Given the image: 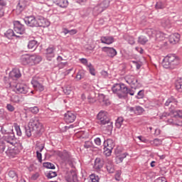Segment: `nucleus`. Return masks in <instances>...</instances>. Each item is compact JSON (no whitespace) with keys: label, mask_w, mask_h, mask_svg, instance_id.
I'll use <instances>...</instances> for the list:
<instances>
[{"label":"nucleus","mask_w":182,"mask_h":182,"mask_svg":"<svg viewBox=\"0 0 182 182\" xmlns=\"http://www.w3.org/2000/svg\"><path fill=\"white\" fill-rule=\"evenodd\" d=\"M46 58L48 60H52V58H55V47L50 46L46 49Z\"/></svg>","instance_id":"393cba45"},{"label":"nucleus","mask_w":182,"mask_h":182,"mask_svg":"<svg viewBox=\"0 0 182 182\" xmlns=\"http://www.w3.org/2000/svg\"><path fill=\"white\" fill-rule=\"evenodd\" d=\"M11 100H12V102H14V103H20L21 102V100H19V96H18V95L13 96V97H11Z\"/></svg>","instance_id":"bf43d9fd"},{"label":"nucleus","mask_w":182,"mask_h":182,"mask_svg":"<svg viewBox=\"0 0 182 182\" xmlns=\"http://www.w3.org/2000/svg\"><path fill=\"white\" fill-rule=\"evenodd\" d=\"M144 112V108L140 106L135 107V114H136L137 116H140L141 114H143Z\"/></svg>","instance_id":"e433bc0d"},{"label":"nucleus","mask_w":182,"mask_h":182,"mask_svg":"<svg viewBox=\"0 0 182 182\" xmlns=\"http://www.w3.org/2000/svg\"><path fill=\"white\" fill-rule=\"evenodd\" d=\"M25 134L27 137H31L32 133L34 137H41L42 136V124L39 121V117L32 118L28 125L23 126Z\"/></svg>","instance_id":"f257e3e1"},{"label":"nucleus","mask_w":182,"mask_h":182,"mask_svg":"<svg viewBox=\"0 0 182 182\" xmlns=\"http://www.w3.org/2000/svg\"><path fill=\"white\" fill-rule=\"evenodd\" d=\"M125 81L129 86L131 87L132 89H136L137 86L139 85V81L137 80V77L134 75H127L124 77Z\"/></svg>","instance_id":"9d476101"},{"label":"nucleus","mask_w":182,"mask_h":182,"mask_svg":"<svg viewBox=\"0 0 182 182\" xmlns=\"http://www.w3.org/2000/svg\"><path fill=\"white\" fill-rule=\"evenodd\" d=\"M38 178H39V173H36L32 175L31 176V180H38Z\"/></svg>","instance_id":"338daca9"},{"label":"nucleus","mask_w":182,"mask_h":182,"mask_svg":"<svg viewBox=\"0 0 182 182\" xmlns=\"http://www.w3.org/2000/svg\"><path fill=\"white\" fill-rule=\"evenodd\" d=\"M90 180L92 181V182H99L100 178L96 174L92 173L90 175Z\"/></svg>","instance_id":"de8ad7c7"},{"label":"nucleus","mask_w":182,"mask_h":182,"mask_svg":"<svg viewBox=\"0 0 182 182\" xmlns=\"http://www.w3.org/2000/svg\"><path fill=\"white\" fill-rule=\"evenodd\" d=\"M84 77H85V70H79L76 75V79H77V80H82V79H83Z\"/></svg>","instance_id":"79ce46f5"},{"label":"nucleus","mask_w":182,"mask_h":182,"mask_svg":"<svg viewBox=\"0 0 182 182\" xmlns=\"http://www.w3.org/2000/svg\"><path fill=\"white\" fill-rule=\"evenodd\" d=\"M42 62V56L38 55L24 54L20 57V63L23 66H35Z\"/></svg>","instance_id":"20e7f679"},{"label":"nucleus","mask_w":182,"mask_h":182,"mask_svg":"<svg viewBox=\"0 0 182 182\" xmlns=\"http://www.w3.org/2000/svg\"><path fill=\"white\" fill-rule=\"evenodd\" d=\"M132 63H134V65H135L136 70H139L140 69V68H141V62L134 61V60H132Z\"/></svg>","instance_id":"13d9d810"},{"label":"nucleus","mask_w":182,"mask_h":182,"mask_svg":"<svg viewBox=\"0 0 182 182\" xmlns=\"http://www.w3.org/2000/svg\"><path fill=\"white\" fill-rule=\"evenodd\" d=\"M53 2L60 8H68V5H69L68 0H53Z\"/></svg>","instance_id":"bb28decb"},{"label":"nucleus","mask_w":182,"mask_h":182,"mask_svg":"<svg viewBox=\"0 0 182 182\" xmlns=\"http://www.w3.org/2000/svg\"><path fill=\"white\" fill-rule=\"evenodd\" d=\"M113 93L117 95L119 99H126L128 95L134 96V91L124 83H115L112 87Z\"/></svg>","instance_id":"f03ea898"},{"label":"nucleus","mask_w":182,"mask_h":182,"mask_svg":"<svg viewBox=\"0 0 182 182\" xmlns=\"http://www.w3.org/2000/svg\"><path fill=\"white\" fill-rule=\"evenodd\" d=\"M64 120L67 123H73L76 120V114L72 112H68L64 114Z\"/></svg>","instance_id":"aec40b11"},{"label":"nucleus","mask_w":182,"mask_h":182,"mask_svg":"<svg viewBox=\"0 0 182 182\" xmlns=\"http://www.w3.org/2000/svg\"><path fill=\"white\" fill-rule=\"evenodd\" d=\"M101 43H105V45H112L114 42V38L113 36H101L100 37Z\"/></svg>","instance_id":"b1692460"},{"label":"nucleus","mask_w":182,"mask_h":182,"mask_svg":"<svg viewBox=\"0 0 182 182\" xmlns=\"http://www.w3.org/2000/svg\"><path fill=\"white\" fill-rule=\"evenodd\" d=\"M6 109H7V110H8L9 112H11L15 111V107H14V106H13L12 105H11V104H7V105H6Z\"/></svg>","instance_id":"4d7b16f0"},{"label":"nucleus","mask_w":182,"mask_h":182,"mask_svg":"<svg viewBox=\"0 0 182 182\" xmlns=\"http://www.w3.org/2000/svg\"><path fill=\"white\" fill-rule=\"evenodd\" d=\"M92 146H93V144L92 143V141H85L84 144V147L85 149H90V147H92Z\"/></svg>","instance_id":"052dcab7"},{"label":"nucleus","mask_w":182,"mask_h":182,"mask_svg":"<svg viewBox=\"0 0 182 182\" xmlns=\"http://www.w3.org/2000/svg\"><path fill=\"white\" fill-rule=\"evenodd\" d=\"M87 68L89 69L90 75H92V76H96V70H95V67H93L91 63H89Z\"/></svg>","instance_id":"c03bdc74"},{"label":"nucleus","mask_w":182,"mask_h":182,"mask_svg":"<svg viewBox=\"0 0 182 182\" xmlns=\"http://www.w3.org/2000/svg\"><path fill=\"white\" fill-rule=\"evenodd\" d=\"M62 89L65 95H70L72 93V87H70V85H65Z\"/></svg>","instance_id":"4c0bfd02"},{"label":"nucleus","mask_w":182,"mask_h":182,"mask_svg":"<svg viewBox=\"0 0 182 182\" xmlns=\"http://www.w3.org/2000/svg\"><path fill=\"white\" fill-rule=\"evenodd\" d=\"M23 21L27 26H29L30 28H38L37 16L36 17L34 16H26L23 18Z\"/></svg>","instance_id":"6e6552de"},{"label":"nucleus","mask_w":182,"mask_h":182,"mask_svg":"<svg viewBox=\"0 0 182 182\" xmlns=\"http://www.w3.org/2000/svg\"><path fill=\"white\" fill-rule=\"evenodd\" d=\"M123 122H124V118H123V117H119L115 120V126L117 129H120L122 127V126L123 125Z\"/></svg>","instance_id":"72a5a7b5"},{"label":"nucleus","mask_w":182,"mask_h":182,"mask_svg":"<svg viewBox=\"0 0 182 182\" xmlns=\"http://www.w3.org/2000/svg\"><path fill=\"white\" fill-rule=\"evenodd\" d=\"M181 36L178 33H176L169 36L168 42L171 45H176V43H178L180 42Z\"/></svg>","instance_id":"5701e85b"},{"label":"nucleus","mask_w":182,"mask_h":182,"mask_svg":"<svg viewBox=\"0 0 182 182\" xmlns=\"http://www.w3.org/2000/svg\"><path fill=\"white\" fill-rule=\"evenodd\" d=\"M122 176V171H117L114 175L116 181H120V177Z\"/></svg>","instance_id":"3c124183"},{"label":"nucleus","mask_w":182,"mask_h":182,"mask_svg":"<svg viewBox=\"0 0 182 182\" xmlns=\"http://www.w3.org/2000/svg\"><path fill=\"white\" fill-rule=\"evenodd\" d=\"M127 156H129V154L127 152L122 154L118 158L120 163H123V160H124V159H126Z\"/></svg>","instance_id":"09e8293b"},{"label":"nucleus","mask_w":182,"mask_h":182,"mask_svg":"<svg viewBox=\"0 0 182 182\" xmlns=\"http://www.w3.org/2000/svg\"><path fill=\"white\" fill-rule=\"evenodd\" d=\"M0 132L2 134H8L9 133L8 132V130H6L4 127H1Z\"/></svg>","instance_id":"774afa93"},{"label":"nucleus","mask_w":182,"mask_h":182,"mask_svg":"<svg viewBox=\"0 0 182 182\" xmlns=\"http://www.w3.org/2000/svg\"><path fill=\"white\" fill-rule=\"evenodd\" d=\"M147 42H149V38L144 36H140L138 38V43L140 45H146Z\"/></svg>","instance_id":"f704fd0d"},{"label":"nucleus","mask_w":182,"mask_h":182,"mask_svg":"<svg viewBox=\"0 0 182 182\" xmlns=\"http://www.w3.org/2000/svg\"><path fill=\"white\" fill-rule=\"evenodd\" d=\"M137 139H139V140L142 143H150V141L143 136H137Z\"/></svg>","instance_id":"5fc2aeb1"},{"label":"nucleus","mask_w":182,"mask_h":182,"mask_svg":"<svg viewBox=\"0 0 182 182\" xmlns=\"http://www.w3.org/2000/svg\"><path fill=\"white\" fill-rule=\"evenodd\" d=\"M102 52H105L109 58H114L117 55V51L113 47H102Z\"/></svg>","instance_id":"2eb2a0df"},{"label":"nucleus","mask_w":182,"mask_h":182,"mask_svg":"<svg viewBox=\"0 0 182 182\" xmlns=\"http://www.w3.org/2000/svg\"><path fill=\"white\" fill-rule=\"evenodd\" d=\"M175 87L179 93H182V80L181 78L178 79L175 82Z\"/></svg>","instance_id":"473e14b6"},{"label":"nucleus","mask_w":182,"mask_h":182,"mask_svg":"<svg viewBox=\"0 0 182 182\" xmlns=\"http://www.w3.org/2000/svg\"><path fill=\"white\" fill-rule=\"evenodd\" d=\"M36 157L39 161V163H42V154L39 152V151H36Z\"/></svg>","instance_id":"680f3d73"},{"label":"nucleus","mask_w":182,"mask_h":182,"mask_svg":"<svg viewBox=\"0 0 182 182\" xmlns=\"http://www.w3.org/2000/svg\"><path fill=\"white\" fill-rule=\"evenodd\" d=\"M171 114H172V117L174 119H182V110L181 109H172L171 111Z\"/></svg>","instance_id":"c85d7f7f"},{"label":"nucleus","mask_w":182,"mask_h":182,"mask_svg":"<svg viewBox=\"0 0 182 182\" xmlns=\"http://www.w3.org/2000/svg\"><path fill=\"white\" fill-rule=\"evenodd\" d=\"M6 153L9 157H15L17 154L21 153V149L18 146L8 147V149L6 151Z\"/></svg>","instance_id":"a211bd4d"},{"label":"nucleus","mask_w":182,"mask_h":182,"mask_svg":"<svg viewBox=\"0 0 182 182\" xmlns=\"http://www.w3.org/2000/svg\"><path fill=\"white\" fill-rule=\"evenodd\" d=\"M65 180L67 182H79L77 180V174L73 169L65 172Z\"/></svg>","instance_id":"1a4fd4ad"},{"label":"nucleus","mask_w":182,"mask_h":182,"mask_svg":"<svg viewBox=\"0 0 182 182\" xmlns=\"http://www.w3.org/2000/svg\"><path fill=\"white\" fill-rule=\"evenodd\" d=\"M103 146L113 150L114 149V141L112 139H108L104 141Z\"/></svg>","instance_id":"cd10ccee"},{"label":"nucleus","mask_w":182,"mask_h":182,"mask_svg":"<svg viewBox=\"0 0 182 182\" xmlns=\"http://www.w3.org/2000/svg\"><path fill=\"white\" fill-rule=\"evenodd\" d=\"M22 74L21 73V70L19 68H14L9 75V79H11L12 80H18L20 77H21Z\"/></svg>","instance_id":"4468645a"},{"label":"nucleus","mask_w":182,"mask_h":182,"mask_svg":"<svg viewBox=\"0 0 182 182\" xmlns=\"http://www.w3.org/2000/svg\"><path fill=\"white\" fill-rule=\"evenodd\" d=\"M127 42L129 45H134V43H136V41H134V38L133 37H129Z\"/></svg>","instance_id":"0e129e2a"},{"label":"nucleus","mask_w":182,"mask_h":182,"mask_svg":"<svg viewBox=\"0 0 182 182\" xmlns=\"http://www.w3.org/2000/svg\"><path fill=\"white\" fill-rule=\"evenodd\" d=\"M31 85L33 89L37 92H43L45 85H43V79L38 77H33L31 80Z\"/></svg>","instance_id":"423d86ee"},{"label":"nucleus","mask_w":182,"mask_h":182,"mask_svg":"<svg viewBox=\"0 0 182 182\" xmlns=\"http://www.w3.org/2000/svg\"><path fill=\"white\" fill-rule=\"evenodd\" d=\"M27 4H28V1H26V0L18 1V3L17 4L16 9V12L18 15H20V14H22V12L25 11Z\"/></svg>","instance_id":"dca6fc26"},{"label":"nucleus","mask_w":182,"mask_h":182,"mask_svg":"<svg viewBox=\"0 0 182 182\" xmlns=\"http://www.w3.org/2000/svg\"><path fill=\"white\" fill-rule=\"evenodd\" d=\"M40 43L38 42V41H36V39L33 38V39H30L28 41L27 47L28 49H30L31 50H36V49H38V46H39Z\"/></svg>","instance_id":"412c9836"},{"label":"nucleus","mask_w":182,"mask_h":182,"mask_svg":"<svg viewBox=\"0 0 182 182\" xmlns=\"http://www.w3.org/2000/svg\"><path fill=\"white\" fill-rule=\"evenodd\" d=\"M14 31L18 33V35H23L25 33V26L21 23L19 21H14L13 22Z\"/></svg>","instance_id":"ddd939ff"},{"label":"nucleus","mask_w":182,"mask_h":182,"mask_svg":"<svg viewBox=\"0 0 182 182\" xmlns=\"http://www.w3.org/2000/svg\"><path fill=\"white\" fill-rule=\"evenodd\" d=\"M112 151L113 149H112L111 148H107V146H104V153L105 154V156H107V157L112 156Z\"/></svg>","instance_id":"49530a36"},{"label":"nucleus","mask_w":182,"mask_h":182,"mask_svg":"<svg viewBox=\"0 0 182 182\" xmlns=\"http://www.w3.org/2000/svg\"><path fill=\"white\" fill-rule=\"evenodd\" d=\"M58 157H60L61 160L63 161H70V152L68 151L67 150H63L62 151H58L57 153Z\"/></svg>","instance_id":"6ab92c4d"},{"label":"nucleus","mask_w":182,"mask_h":182,"mask_svg":"<svg viewBox=\"0 0 182 182\" xmlns=\"http://www.w3.org/2000/svg\"><path fill=\"white\" fill-rule=\"evenodd\" d=\"M4 36L7 39H10V40L14 39V38H16V39L21 38L20 36H17L16 34H15V32L14 31V30L11 29V28L8 29L4 33Z\"/></svg>","instance_id":"a878e982"},{"label":"nucleus","mask_w":182,"mask_h":182,"mask_svg":"<svg viewBox=\"0 0 182 182\" xmlns=\"http://www.w3.org/2000/svg\"><path fill=\"white\" fill-rule=\"evenodd\" d=\"M173 103V105H176L177 106V103H178V101L177 99H176L173 96H171L165 102V106H170Z\"/></svg>","instance_id":"2f4dec72"},{"label":"nucleus","mask_w":182,"mask_h":182,"mask_svg":"<svg viewBox=\"0 0 182 182\" xmlns=\"http://www.w3.org/2000/svg\"><path fill=\"white\" fill-rule=\"evenodd\" d=\"M106 168L109 174H113V173H114V166L113 164H107Z\"/></svg>","instance_id":"a19ab883"},{"label":"nucleus","mask_w":182,"mask_h":182,"mask_svg":"<svg viewBox=\"0 0 182 182\" xmlns=\"http://www.w3.org/2000/svg\"><path fill=\"white\" fill-rule=\"evenodd\" d=\"M166 8V2L158 1L155 4L156 11L163 10Z\"/></svg>","instance_id":"7c9ffc66"},{"label":"nucleus","mask_w":182,"mask_h":182,"mask_svg":"<svg viewBox=\"0 0 182 182\" xmlns=\"http://www.w3.org/2000/svg\"><path fill=\"white\" fill-rule=\"evenodd\" d=\"M5 142L9 143L12 146L16 143V138L15 137V133L14 130H11L6 136H4Z\"/></svg>","instance_id":"f3484780"},{"label":"nucleus","mask_w":182,"mask_h":182,"mask_svg":"<svg viewBox=\"0 0 182 182\" xmlns=\"http://www.w3.org/2000/svg\"><path fill=\"white\" fill-rule=\"evenodd\" d=\"M105 163L100 158H96L94 162L93 168L97 171H100L103 168Z\"/></svg>","instance_id":"4be33fe9"},{"label":"nucleus","mask_w":182,"mask_h":182,"mask_svg":"<svg viewBox=\"0 0 182 182\" xmlns=\"http://www.w3.org/2000/svg\"><path fill=\"white\" fill-rule=\"evenodd\" d=\"M79 60H80V63L84 65V66H87V68L89 66L88 61L86 58H80Z\"/></svg>","instance_id":"6e6d98bb"},{"label":"nucleus","mask_w":182,"mask_h":182,"mask_svg":"<svg viewBox=\"0 0 182 182\" xmlns=\"http://www.w3.org/2000/svg\"><path fill=\"white\" fill-rule=\"evenodd\" d=\"M14 129L16 132V134L18 136H22V131L21 130V127L18 124V123H14Z\"/></svg>","instance_id":"ea45409f"},{"label":"nucleus","mask_w":182,"mask_h":182,"mask_svg":"<svg viewBox=\"0 0 182 182\" xmlns=\"http://www.w3.org/2000/svg\"><path fill=\"white\" fill-rule=\"evenodd\" d=\"M94 141L97 146H100V144H102V139L99 137L95 138Z\"/></svg>","instance_id":"e2e57ef3"},{"label":"nucleus","mask_w":182,"mask_h":182,"mask_svg":"<svg viewBox=\"0 0 182 182\" xmlns=\"http://www.w3.org/2000/svg\"><path fill=\"white\" fill-rule=\"evenodd\" d=\"M48 26H50V21L48 18L37 16V28H48Z\"/></svg>","instance_id":"9b49d317"},{"label":"nucleus","mask_w":182,"mask_h":182,"mask_svg":"<svg viewBox=\"0 0 182 182\" xmlns=\"http://www.w3.org/2000/svg\"><path fill=\"white\" fill-rule=\"evenodd\" d=\"M9 177L10 178H14V180H18V174H16V172L15 171H9L8 173Z\"/></svg>","instance_id":"37998d69"},{"label":"nucleus","mask_w":182,"mask_h":182,"mask_svg":"<svg viewBox=\"0 0 182 182\" xmlns=\"http://www.w3.org/2000/svg\"><path fill=\"white\" fill-rule=\"evenodd\" d=\"M6 149V142L1 141L0 144V151H1V153H4Z\"/></svg>","instance_id":"8fccbe9b"},{"label":"nucleus","mask_w":182,"mask_h":182,"mask_svg":"<svg viewBox=\"0 0 182 182\" xmlns=\"http://www.w3.org/2000/svg\"><path fill=\"white\" fill-rule=\"evenodd\" d=\"M136 99H143L144 97V90H141L138 92Z\"/></svg>","instance_id":"603ef678"},{"label":"nucleus","mask_w":182,"mask_h":182,"mask_svg":"<svg viewBox=\"0 0 182 182\" xmlns=\"http://www.w3.org/2000/svg\"><path fill=\"white\" fill-rule=\"evenodd\" d=\"M99 100L100 103H103L105 106H110V101L106 99V95L104 94H99Z\"/></svg>","instance_id":"c756f323"},{"label":"nucleus","mask_w":182,"mask_h":182,"mask_svg":"<svg viewBox=\"0 0 182 182\" xmlns=\"http://www.w3.org/2000/svg\"><path fill=\"white\" fill-rule=\"evenodd\" d=\"M43 166L45 167V168H49L50 170H55V168H56V166H55V164L50 162H44L43 164Z\"/></svg>","instance_id":"c9c22d12"},{"label":"nucleus","mask_w":182,"mask_h":182,"mask_svg":"<svg viewBox=\"0 0 182 182\" xmlns=\"http://www.w3.org/2000/svg\"><path fill=\"white\" fill-rule=\"evenodd\" d=\"M28 111L33 113V114H38L39 113V107L37 106L31 107L28 108Z\"/></svg>","instance_id":"a18cd8bd"},{"label":"nucleus","mask_w":182,"mask_h":182,"mask_svg":"<svg viewBox=\"0 0 182 182\" xmlns=\"http://www.w3.org/2000/svg\"><path fill=\"white\" fill-rule=\"evenodd\" d=\"M180 65V58L176 54H168L162 60V66L164 69L173 70Z\"/></svg>","instance_id":"7ed1b4c3"},{"label":"nucleus","mask_w":182,"mask_h":182,"mask_svg":"<svg viewBox=\"0 0 182 182\" xmlns=\"http://www.w3.org/2000/svg\"><path fill=\"white\" fill-rule=\"evenodd\" d=\"M28 86L22 83L16 84L15 89L14 90L17 95H26V93H28Z\"/></svg>","instance_id":"f8f14e48"},{"label":"nucleus","mask_w":182,"mask_h":182,"mask_svg":"<svg viewBox=\"0 0 182 182\" xmlns=\"http://www.w3.org/2000/svg\"><path fill=\"white\" fill-rule=\"evenodd\" d=\"M57 176H58V173H56V171H50L46 173V176L47 177V178H53Z\"/></svg>","instance_id":"58836bf2"},{"label":"nucleus","mask_w":182,"mask_h":182,"mask_svg":"<svg viewBox=\"0 0 182 182\" xmlns=\"http://www.w3.org/2000/svg\"><path fill=\"white\" fill-rule=\"evenodd\" d=\"M154 141V146H156V147H159V146H160V144H161L162 141L161 139H159V138H156L153 140Z\"/></svg>","instance_id":"864d4df0"},{"label":"nucleus","mask_w":182,"mask_h":182,"mask_svg":"<svg viewBox=\"0 0 182 182\" xmlns=\"http://www.w3.org/2000/svg\"><path fill=\"white\" fill-rule=\"evenodd\" d=\"M107 8H109V1L105 0L94 7L92 10L94 16H97V15L102 14Z\"/></svg>","instance_id":"0eeeda50"},{"label":"nucleus","mask_w":182,"mask_h":182,"mask_svg":"<svg viewBox=\"0 0 182 182\" xmlns=\"http://www.w3.org/2000/svg\"><path fill=\"white\" fill-rule=\"evenodd\" d=\"M154 182H167V181L166 180V178L164 177H161V178H156Z\"/></svg>","instance_id":"69168bd1"},{"label":"nucleus","mask_w":182,"mask_h":182,"mask_svg":"<svg viewBox=\"0 0 182 182\" xmlns=\"http://www.w3.org/2000/svg\"><path fill=\"white\" fill-rule=\"evenodd\" d=\"M97 119L99 120L97 122L98 124H100L101 126L107 124L106 130L109 134H112V132H113V122H110V119L107 117V112L100 111L97 115Z\"/></svg>","instance_id":"39448f33"}]
</instances>
